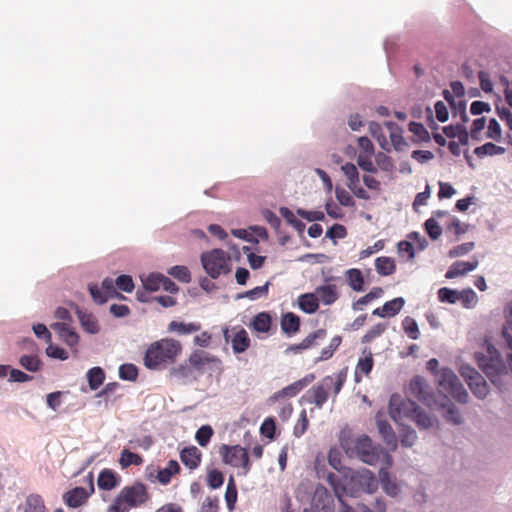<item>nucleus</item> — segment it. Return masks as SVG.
<instances>
[{
  "instance_id": "obj_1",
  "label": "nucleus",
  "mask_w": 512,
  "mask_h": 512,
  "mask_svg": "<svg viewBox=\"0 0 512 512\" xmlns=\"http://www.w3.org/2000/svg\"><path fill=\"white\" fill-rule=\"evenodd\" d=\"M503 337L509 349L508 366L500 358L497 349L489 343L486 344V353L475 354L478 366L498 389L504 388L511 377L509 370L512 372V301L507 306V325L503 328Z\"/></svg>"
},
{
  "instance_id": "obj_2",
  "label": "nucleus",
  "mask_w": 512,
  "mask_h": 512,
  "mask_svg": "<svg viewBox=\"0 0 512 512\" xmlns=\"http://www.w3.org/2000/svg\"><path fill=\"white\" fill-rule=\"evenodd\" d=\"M341 447L350 456H357L364 463L375 465L381 459H385L388 466L391 465V456L380 446H375L367 435H361L357 438L342 436L340 439Z\"/></svg>"
},
{
  "instance_id": "obj_3",
  "label": "nucleus",
  "mask_w": 512,
  "mask_h": 512,
  "mask_svg": "<svg viewBox=\"0 0 512 512\" xmlns=\"http://www.w3.org/2000/svg\"><path fill=\"white\" fill-rule=\"evenodd\" d=\"M150 500V493L146 484L134 481L124 486L117 494L107 512H129L133 508H139Z\"/></svg>"
},
{
  "instance_id": "obj_4",
  "label": "nucleus",
  "mask_w": 512,
  "mask_h": 512,
  "mask_svg": "<svg viewBox=\"0 0 512 512\" xmlns=\"http://www.w3.org/2000/svg\"><path fill=\"white\" fill-rule=\"evenodd\" d=\"M181 351L182 346L175 339L165 338L155 341L146 350L144 364L149 369H157L161 365L173 363Z\"/></svg>"
},
{
  "instance_id": "obj_5",
  "label": "nucleus",
  "mask_w": 512,
  "mask_h": 512,
  "mask_svg": "<svg viewBox=\"0 0 512 512\" xmlns=\"http://www.w3.org/2000/svg\"><path fill=\"white\" fill-rule=\"evenodd\" d=\"M439 363L438 360L433 358L427 363V369L431 372H435L436 381L443 392L448 393L457 402L465 404L468 402L469 395L459 378L449 368H442L437 371Z\"/></svg>"
},
{
  "instance_id": "obj_6",
  "label": "nucleus",
  "mask_w": 512,
  "mask_h": 512,
  "mask_svg": "<svg viewBox=\"0 0 512 512\" xmlns=\"http://www.w3.org/2000/svg\"><path fill=\"white\" fill-rule=\"evenodd\" d=\"M348 375V367L342 368L335 376H326L321 382L313 386L307 393V401L315 404L318 408H322L324 403L328 400V390L333 388L334 394L337 395Z\"/></svg>"
},
{
  "instance_id": "obj_7",
  "label": "nucleus",
  "mask_w": 512,
  "mask_h": 512,
  "mask_svg": "<svg viewBox=\"0 0 512 512\" xmlns=\"http://www.w3.org/2000/svg\"><path fill=\"white\" fill-rule=\"evenodd\" d=\"M389 414L399 425L406 427L416 422V402L400 394H392L389 400Z\"/></svg>"
},
{
  "instance_id": "obj_8",
  "label": "nucleus",
  "mask_w": 512,
  "mask_h": 512,
  "mask_svg": "<svg viewBox=\"0 0 512 512\" xmlns=\"http://www.w3.org/2000/svg\"><path fill=\"white\" fill-rule=\"evenodd\" d=\"M201 263L206 273L213 279L230 272V256L221 249L202 253Z\"/></svg>"
},
{
  "instance_id": "obj_9",
  "label": "nucleus",
  "mask_w": 512,
  "mask_h": 512,
  "mask_svg": "<svg viewBox=\"0 0 512 512\" xmlns=\"http://www.w3.org/2000/svg\"><path fill=\"white\" fill-rule=\"evenodd\" d=\"M219 454L224 464L235 468H242L244 475L250 471L251 462L248 451L240 445L230 446L222 444L219 448Z\"/></svg>"
},
{
  "instance_id": "obj_10",
  "label": "nucleus",
  "mask_w": 512,
  "mask_h": 512,
  "mask_svg": "<svg viewBox=\"0 0 512 512\" xmlns=\"http://www.w3.org/2000/svg\"><path fill=\"white\" fill-rule=\"evenodd\" d=\"M459 372L475 397L484 399L488 395L489 389L485 379L473 367L468 364H462Z\"/></svg>"
},
{
  "instance_id": "obj_11",
  "label": "nucleus",
  "mask_w": 512,
  "mask_h": 512,
  "mask_svg": "<svg viewBox=\"0 0 512 512\" xmlns=\"http://www.w3.org/2000/svg\"><path fill=\"white\" fill-rule=\"evenodd\" d=\"M93 476H88V489L84 487H75L63 495V501L71 508H77L87 503L89 497L94 493Z\"/></svg>"
},
{
  "instance_id": "obj_12",
  "label": "nucleus",
  "mask_w": 512,
  "mask_h": 512,
  "mask_svg": "<svg viewBox=\"0 0 512 512\" xmlns=\"http://www.w3.org/2000/svg\"><path fill=\"white\" fill-rule=\"evenodd\" d=\"M188 363L194 371L203 373L207 366H216L218 368L221 361L205 351H195L190 355Z\"/></svg>"
},
{
  "instance_id": "obj_13",
  "label": "nucleus",
  "mask_w": 512,
  "mask_h": 512,
  "mask_svg": "<svg viewBox=\"0 0 512 512\" xmlns=\"http://www.w3.org/2000/svg\"><path fill=\"white\" fill-rule=\"evenodd\" d=\"M312 506L315 512H333V498L324 486L316 487L312 498Z\"/></svg>"
},
{
  "instance_id": "obj_14",
  "label": "nucleus",
  "mask_w": 512,
  "mask_h": 512,
  "mask_svg": "<svg viewBox=\"0 0 512 512\" xmlns=\"http://www.w3.org/2000/svg\"><path fill=\"white\" fill-rule=\"evenodd\" d=\"M479 266V260L476 256H473L470 261H456L450 265L445 273L446 279H454L460 276H465L468 273L474 271Z\"/></svg>"
},
{
  "instance_id": "obj_15",
  "label": "nucleus",
  "mask_w": 512,
  "mask_h": 512,
  "mask_svg": "<svg viewBox=\"0 0 512 512\" xmlns=\"http://www.w3.org/2000/svg\"><path fill=\"white\" fill-rule=\"evenodd\" d=\"M373 366L374 359L372 352L369 349H364L355 367L354 381L356 383H360L362 381V376L368 377L373 369Z\"/></svg>"
},
{
  "instance_id": "obj_16",
  "label": "nucleus",
  "mask_w": 512,
  "mask_h": 512,
  "mask_svg": "<svg viewBox=\"0 0 512 512\" xmlns=\"http://www.w3.org/2000/svg\"><path fill=\"white\" fill-rule=\"evenodd\" d=\"M314 375L309 374L306 375L304 378L293 382L292 384L284 387L280 391L276 392L271 399L278 400L280 398H286V397H294L296 396L301 390H303L311 381H313Z\"/></svg>"
},
{
  "instance_id": "obj_17",
  "label": "nucleus",
  "mask_w": 512,
  "mask_h": 512,
  "mask_svg": "<svg viewBox=\"0 0 512 512\" xmlns=\"http://www.w3.org/2000/svg\"><path fill=\"white\" fill-rule=\"evenodd\" d=\"M181 462L190 470L197 469L202 461V453L196 446L185 447L180 451Z\"/></svg>"
},
{
  "instance_id": "obj_18",
  "label": "nucleus",
  "mask_w": 512,
  "mask_h": 512,
  "mask_svg": "<svg viewBox=\"0 0 512 512\" xmlns=\"http://www.w3.org/2000/svg\"><path fill=\"white\" fill-rule=\"evenodd\" d=\"M51 328L58 334L59 338L70 347L78 344L79 336L74 330L70 328L68 323L57 322L52 324Z\"/></svg>"
},
{
  "instance_id": "obj_19",
  "label": "nucleus",
  "mask_w": 512,
  "mask_h": 512,
  "mask_svg": "<svg viewBox=\"0 0 512 512\" xmlns=\"http://www.w3.org/2000/svg\"><path fill=\"white\" fill-rule=\"evenodd\" d=\"M405 300L402 297L394 298L384 303L382 307L376 308L373 315L385 318L395 316L404 306Z\"/></svg>"
},
{
  "instance_id": "obj_20",
  "label": "nucleus",
  "mask_w": 512,
  "mask_h": 512,
  "mask_svg": "<svg viewBox=\"0 0 512 512\" xmlns=\"http://www.w3.org/2000/svg\"><path fill=\"white\" fill-rule=\"evenodd\" d=\"M315 293L319 301L324 305H331L339 298L338 287L331 283L318 286L315 290Z\"/></svg>"
},
{
  "instance_id": "obj_21",
  "label": "nucleus",
  "mask_w": 512,
  "mask_h": 512,
  "mask_svg": "<svg viewBox=\"0 0 512 512\" xmlns=\"http://www.w3.org/2000/svg\"><path fill=\"white\" fill-rule=\"evenodd\" d=\"M234 330L236 332L231 338L232 349L235 354H241L250 347L251 340L244 328L238 327L234 328Z\"/></svg>"
},
{
  "instance_id": "obj_22",
  "label": "nucleus",
  "mask_w": 512,
  "mask_h": 512,
  "mask_svg": "<svg viewBox=\"0 0 512 512\" xmlns=\"http://www.w3.org/2000/svg\"><path fill=\"white\" fill-rule=\"evenodd\" d=\"M386 129L390 137L389 145L391 144V146H393V148L396 151H405L406 148L408 147V143L404 140L402 136V129L392 122L386 123Z\"/></svg>"
},
{
  "instance_id": "obj_23",
  "label": "nucleus",
  "mask_w": 512,
  "mask_h": 512,
  "mask_svg": "<svg viewBox=\"0 0 512 512\" xmlns=\"http://www.w3.org/2000/svg\"><path fill=\"white\" fill-rule=\"evenodd\" d=\"M376 423L378 431L387 447H389L391 450L396 449L397 438L392 426L386 420H383L379 417H377Z\"/></svg>"
},
{
  "instance_id": "obj_24",
  "label": "nucleus",
  "mask_w": 512,
  "mask_h": 512,
  "mask_svg": "<svg viewBox=\"0 0 512 512\" xmlns=\"http://www.w3.org/2000/svg\"><path fill=\"white\" fill-rule=\"evenodd\" d=\"M97 484L99 489L110 491L119 485V477L111 469H104L99 473Z\"/></svg>"
},
{
  "instance_id": "obj_25",
  "label": "nucleus",
  "mask_w": 512,
  "mask_h": 512,
  "mask_svg": "<svg viewBox=\"0 0 512 512\" xmlns=\"http://www.w3.org/2000/svg\"><path fill=\"white\" fill-rule=\"evenodd\" d=\"M298 305L303 312L313 314L319 308V299L316 293H305L298 297Z\"/></svg>"
},
{
  "instance_id": "obj_26",
  "label": "nucleus",
  "mask_w": 512,
  "mask_h": 512,
  "mask_svg": "<svg viewBox=\"0 0 512 512\" xmlns=\"http://www.w3.org/2000/svg\"><path fill=\"white\" fill-rule=\"evenodd\" d=\"M272 318L268 312H260L254 316L250 327L257 333H268L271 329Z\"/></svg>"
},
{
  "instance_id": "obj_27",
  "label": "nucleus",
  "mask_w": 512,
  "mask_h": 512,
  "mask_svg": "<svg viewBox=\"0 0 512 512\" xmlns=\"http://www.w3.org/2000/svg\"><path fill=\"white\" fill-rule=\"evenodd\" d=\"M181 468L179 463L176 460L168 461L165 468L160 469L157 473V480L162 485H167L170 483L171 478L180 472Z\"/></svg>"
},
{
  "instance_id": "obj_28",
  "label": "nucleus",
  "mask_w": 512,
  "mask_h": 512,
  "mask_svg": "<svg viewBox=\"0 0 512 512\" xmlns=\"http://www.w3.org/2000/svg\"><path fill=\"white\" fill-rule=\"evenodd\" d=\"M346 281L350 288L356 292L364 291V277L357 268L348 269L345 273Z\"/></svg>"
},
{
  "instance_id": "obj_29",
  "label": "nucleus",
  "mask_w": 512,
  "mask_h": 512,
  "mask_svg": "<svg viewBox=\"0 0 512 512\" xmlns=\"http://www.w3.org/2000/svg\"><path fill=\"white\" fill-rule=\"evenodd\" d=\"M354 482L359 484L364 491L372 493L377 488V481L372 473L368 470L357 474L352 478Z\"/></svg>"
},
{
  "instance_id": "obj_30",
  "label": "nucleus",
  "mask_w": 512,
  "mask_h": 512,
  "mask_svg": "<svg viewBox=\"0 0 512 512\" xmlns=\"http://www.w3.org/2000/svg\"><path fill=\"white\" fill-rule=\"evenodd\" d=\"M201 329V324L198 322L183 323L178 321H172L168 325L169 332H177L181 335H188L197 332Z\"/></svg>"
},
{
  "instance_id": "obj_31",
  "label": "nucleus",
  "mask_w": 512,
  "mask_h": 512,
  "mask_svg": "<svg viewBox=\"0 0 512 512\" xmlns=\"http://www.w3.org/2000/svg\"><path fill=\"white\" fill-rule=\"evenodd\" d=\"M445 404H442V407L444 408L443 416L445 419L449 422H451L454 425H460L463 422V417L460 414L458 408L450 402L448 398H444Z\"/></svg>"
},
{
  "instance_id": "obj_32",
  "label": "nucleus",
  "mask_w": 512,
  "mask_h": 512,
  "mask_svg": "<svg viewBox=\"0 0 512 512\" xmlns=\"http://www.w3.org/2000/svg\"><path fill=\"white\" fill-rule=\"evenodd\" d=\"M375 268L379 275L389 276L395 272L396 265L392 258L381 256L375 260Z\"/></svg>"
},
{
  "instance_id": "obj_33",
  "label": "nucleus",
  "mask_w": 512,
  "mask_h": 512,
  "mask_svg": "<svg viewBox=\"0 0 512 512\" xmlns=\"http://www.w3.org/2000/svg\"><path fill=\"white\" fill-rule=\"evenodd\" d=\"M300 319L292 312L286 313L281 319V329L287 334H294L299 330Z\"/></svg>"
},
{
  "instance_id": "obj_34",
  "label": "nucleus",
  "mask_w": 512,
  "mask_h": 512,
  "mask_svg": "<svg viewBox=\"0 0 512 512\" xmlns=\"http://www.w3.org/2000/svg\"><path fill=\"white\" fill-rule=\"evenodd\" d=\"M505 151L506 149L504 147L498 146L492 142H488L484 145L476 147L474 149V154L479 158H483L486 156L502 155L505 153Z\"/></svg>"
},
{
  "instance_id": "obj_35",
  "label": "nucleus",
  "mask_w": 512,
  "mask_h": 512,
  "mask_svg": "<svg viewBox=\"0 0 512 512\" xmlns=\"http://www.w3.org/2000/svg\"><path fill=\"white\" fill-rule=\"evenodd\" d=\"M77 314H78V318L80 320L81 326L83 327V329L86 332H88L90 334H95L99 331L98 321L94 315L80 311V310L77 311Z\"/></svg>"
},
{
  "instance_id": "obj_36",
  "label": "nucleus",
  "mask_w": 512,
  "mask_h": 512,
  "mask_svg": "<svg viewBox=\"0 0 512 512\" xmlns=\"http://www.w3.org/2000/svg\"><path fill=\"white\" fill-rule=\"evenodd\" d=\"M24 512H47L43 498L38 494L28 495L25 500Z\"/></svg>"
},
{
  "instance_id": "obj_37",
  "label": "nucleus",
  "mask_w": 512,
  "mask_h": 512,
  "mask_svg": "<svg viewBox=\"0 0 512 512\" xmlns=\"http://www.w3.org/2000/svg\"><path fill=\"white\" fill-rule=\"evenodd\" d=\"M87 380L91 390H97L105 380V372L101 367H93L87 372Z\"/></svg>"
},
{
  "instance_id": "obj_38",
  "label": "nucleus",
  "mask_w": 512,
  "mask_h": 512,
  "mask_svg": "<svg viewBox=\"0 0 512 512\" xmlns=\"http://www.w3.org/2000/svg\"><path fill=\"white\" fill-rule=\"evenodd\" d=\"M143 463V458L141 455L131 452L128 449H123L121 451V456L119 459V464L123 469L128 468L131 465L139 466Z\"/></svg>"
},
{
  "instance_id": "obj_39",
  "label": "nucleus",
  "mask_w": 512,
  "mask_h": 512,
  "mask_svg": "<svg viewBox=\"0 0 512 512\" xmlns=\"http://www.w3.org/2000/svg\"><path fill=\"white\" fill-rule=\"evenodd\" d=\"M379 479L383 490L390 496L394 497L398 494V486L390 480L387 468H381L379 471Z\"/></svg>"
},
{
  "instance_id": "obj_40",
  "label": "nucleus",
  "mask_w": 512,
  "mask_h": 512,
  "mask_svg": "<svg viewBox=\"0 0 512 512\" xmlns=\"http://www.w3.org/2000/svg\"><path fill=\"white\" fill-rule=\"evenodd\" d=\"M237 496H238V492H237V486H236L235 480H234L233 476H230L228 483H227L226 491H225V500H226L227 508L230 511H232L235 507V503L237 501Z\"/></svg>"
},
{
  "instance_id": "obj_41",
  "label": "nucleus",
  "mask_w": 512,
  "mask_h": 512,
  "mask_svg": "<svg viewBox=\"0 0 512 512\" xmlns=\"http://www.w3.org/2000/svg\"><path fill=\"white\" fill-rule=\"evenodd\" d=\"M143 288L149 292L158 291L162 285V274L151 273L145 278H142Z\"/></svg>"
},
{
  "instance_id": "obj_42",
  "label": "nucleus",
  "mask_w": 512,
  "mask_h": 512,
  "mask_svg": "<svg viewBox=\"0 0 512 512\" xmlns=\"http://www.w3.org/2000/svg\"><path fill=\"white\" fill-rule=\"evenodd\" d=\"M19 364L30 372H37L42 367L41 360L33 355H22L19 359Z\"/></svg>"
},
{
  "instance_id": "obj_43",
  "label": "nucleus",
  "mask_w": 512,
  "mask_h": 512,
  "mask_svg": "<svg viewBox=\"0 0 512 512\" xmlns=\"http://www.w3.org/2000/svg\"><path fill=\"white\" fill-rule=\"evenodd\" d=\"M369 131L371 135L378 141L382 149L389 151V142L383 133L382 127L376 122H370Z\"/></svg>"
},
{
  "instance_id": "obj_44",
  "label": "nucleus",
  "mask_w": 512,
  "mask_h": 512,
  "mask_svg": "<svg viewBox=\"0 0 512 512\" xmlns=\"http://www.w3.org/2000/svg\"><path fill=\"white\" fill-rule=\"evenodd\" d=\"M466 107L467 103L463 98H457V100L450 106L453 117L459 116L462 123H466L469 120Z\"/></svg>"
},
{
  "instance_id": "obj_45",
  "label": "nucleus",
  "mask_w": 512,
  "mask_h": 512,
  "mask_svg": "<svg viewBox=\"0 0 512 512\" xmlns=\"http://www.w3.org/2000/svg\"><path fill=\"white\" fill-rule=\"evenodd\" d=\"M214 434L213 428L210 425L201 426L195 434V440L201 447H206Z\"/></svg>"
},
{
  "instance_id": "obj_46",
  "label": "nucleus",
  "mask_w": 512,
  "mask_h": 512,
  "mask_svg": "<svg viewBox=\"0 0 512 512\" xmlns=\"http://www.w3.org/2000/svg\"><path fill=\"white\" fill-rule=\"evenodd\" d=\"M459 301L463 307L470 309L476 306L478 302V296L473 289L467 288L459 293Z\"/></svg>"
},
{
  "instance_id": "obj_47",
  "label": "nucleus",
  "mask_w": 512,
  "mask_h": 512,
  "mask_svg": "<svg viewBox=\"0 0 512 512\" xmlns=\"http://www.w3.org/2000/svg\"><path fill=\"white\" fill-rule=\"evenodd\" d=\"M280 214L287 223L293 226L298 232H302L304 230L305 224L299 220L289 208L281 207Z\"/></svg>"
},
{
  "instance_id": "obj_48",
  "label": "nucleus",
  "mask_w": 512,
  "mask_h": 512,
  "mask_svg": "<svg viewBox=\"0 0 512 512\" xmlns=\"http://www.w3.org/2000/svg\"><path fill=\"white\" fill-rule=\"evenodd\" d=\"M269 282H266L263 286L255 287L244 293L238 295V298H248L250 300H257L268 295Z\"/></svg>"
},
{
  "instance_id": "obj_49",
  "label": "nucleus",
  "mask_w": 512,
  "mask_h": 512,
  "mask_svg": "<svg viewBox=\"0 0 512 512\" xmlns=\"http://www.w3.org/2000/svg\"><path fill=\"white\" fill-rule=\"evenodd\" d=\"M171 374L182 380H188V379H196V375L194 373L193 368L190 366L189 363L179 365L172 369Z\"/></svg>"
},
{
  "instance_id": "obj_50",
  "label": "nucleus",
  "mask_w": 512,
  "mask_h": 512,
  "mask_svg": "<svg viewBox=\"0 0 512 512\" xmlns=\"http://www.w3.org/2000/svg\"><path fill=\"white\" fill-rule=\"evenodd\" d=\"M459 291L448 287H443L438 290V297L441 302L455 304L459 301Z\"/></svg>"
},
{
  "instance_id": "obj_51",
  "label": "nucleus",
  "mask_w": 512,
  "mask_h": 512,
  "mask_svg": "<svg viewBox=\"0 0 512 512\" xmlns=\"http://www.w3.org/2000/svg\"><path fill=\"white\" fill-rule=\"evenodd\" d=\"M344 175L347 177V186L359 184V174L356 166L353 163H346L341 167Z\"/></svg>"
},
{
  "instance_id": "obj_52",
  "label": "nucleus",
  "mask_w": 512,
  "mask_h": 512,
  "mask_svg": "<svg viewBox=\"0 0 512 512\" xmlns=\"http://www.w3.org/2000/svg\"><path fill=\"white\" fill-rule=\"evenodd\" d=\"M224 483V475L218 469H211L207 472V485L211 489L220 488Z\"/></svg>"
},
{
  "instance_id": "obj_53",
  "label": "nucleus",
  "mask_w": 512,
  "mask_h": 512,
  "mask_svg": "<svg viewBox=\"0 0 512 512\" xmlns=\"http://www.w3.org/2000/svg\"><path fill=\"white\" fill-rule=\"evenodd\" d=\"M475 248L474 242H466L460 245H457L449 250L448 257L457 258L462 257L469 254Z\"/></svg>"
},
{
  "instance_id": "obj_54",
  "label": "nucleus",
  "mask_w": 512,
  "mask_h": 512,
  "mask_svg": "<svg viewBox=\"0 0 512 512\" xmlns=\"http://www.w3.org/2000/svg\"><path fill=\"white\" fill-rule=\"evenodd\" d=\"M169 274L183 283L191 281V274L186 266L176 265L169 270Z\"/></svg>"
},
{
  "instance_id": "obj_55",
  "label": "nucleus",
  "mask_w": 512,
  "mask_h": 512,
  "mask_svg": "<svg viewBox=\"0 0 512 512\" xmlns=\"http://www.w3.org/2000/svg\"><path fill=\"white\" fill-rule=\"evenodd\" d=\"M119 377L123 380L135 381L138 377V369L134 364H122L119 367Z\"/></svg>"
},
{
  "instance_id": "obj_56",
  "label": "nucleus",
  "mask_w": 512,
  "mask_h": 512,
  "mask_svg": "<svg viewBox=\"0 0 512 512\" xmlns=\"http://www.w3.org/2000/svg\"><path fill=\"white\" fill-rule=\"evenodd\" d=\"M115 286H116L115 280H113L111 278H105L102 281V289L105 294L106 300H108V298H114V297L124 299V296L116 291Z\"/></svg>"
},
{
  "instance_id": "obj_57",
  "label": "nucleus",
  "mask_w": 512,
  "mask_h": 512,
  "mask_svg": "<svg viewBox=\"0 0 512 512\" xmlns=\"http://www.w3.org/2000/svg\"><path fill=\"white\" fill-rule=\"evenodd\" d=\"M486 126V119L484 117L477 118L473 121L472 127L470 130V136L473 140L481 141L482 140V131Z\"/></svg>"
},
{
  "instance_id": "obj_58",
  "label": "nucleus",
  "mask_w": 512,
  "mask_h": 512,
  "mask_svg": "<svg viewBox=\"0 0 512 512\" xmlns=\"http://www.w3.org/2000/svg\"><path fill=\"white\" fill-rule=\"evenodd\" d=\"M386 330V324L379 323L371 327L362 338L363 343H370L381 336Z\"/></svg>"
},
{
  "instance_id": "obj_59",
  "label": "nucleus",
  "mask_w": 512,
  "mask_h": 512,
  "mask_svg": "<svg viewBox=\"0 0 512 512\" xmlns=\"http://www.w3.org/2000/svg\"><path fill=\"white\" fill-rule=\"evenodd\" d=\"M309 421L307 418L306 410H302L299 415V419L294 426V435L296 437H301L308 429Z\"/></svg>"
},
{
  "instance_id": "obj_60",
  "label": "nucleus",
  "mask_w": 512,
  "mask_h": 512,
  "mask_svg": "<svg viewBox=\"0 0 512 512\" xmlns=\"http://www.w3.org/2000/svg\"><path fill=\"white\" fill-rule=\"evenodd\" d=\"M326 336V331L324 329H319L311 334H309L297 347L299 349H307L311 347L317 339H323Z\"/></svg>"
},
{
  "instance_id": "obj_61",
  "label": "nucleus",
  "mask_w": 512,
  "mask_h": 512,
  "mask_svg": "<svg viewBox=\"0 0 512 512\" xmlns=\"http://www.w3.org/2000/svg\"><path fill=\"white\" fill-rule=\"evenodd\" d=\"M501 136L502 133L499 122L496 119L491 118L487 127L486 137L495 141H499Z\"/></svg>"
},
{
  "instance_id": "obj_62",
  "label": "nucleus",
  "mask_w": 512,
  "mask_h": 512,
  "mask_svg": "<svg viewBox=\"0 0 512 512\" xmlns=\"http://www.w3.org/2000/svg\"><path fill=\"white\" fill-rule=\"evenodd\" d=\"M116 287L124 292L130 293L134 289L132 277L129 275H120L115 280Z\"/></svg>"
},
{
  "instance_id": "obj_63",
  "label": "nucleus",
  "mask_w": 512,
  "mask_h": 512,
  "mask_svg": "<svg viewBox=\"0 0 512 512\" xmlns=\"http://www.w3.org/2000/svg\"><path fill=\"white\" fill-rule=\"evenodd\" d=\"M425 229L429 237L436 240L442 234V229L434 218H430L425 222Z\"/></svg>"
},
{
  "instance_id": "obj_64",
  "label": "nucleus",
  "mask_w": 512,
  "mask_h": 512,
  "mask_svg": "<svg viewBox=\"0 0 512 512\" xmlns=\"http://www.w3.org/2000/svg\"><path fill=\"white\" fill-rule=\"evenodd\" d=\"M376 164L378 167L386 172H390L394 168L392 159L385 153L379 152L375 157Z\"/></svg>"
}]
</instances>
